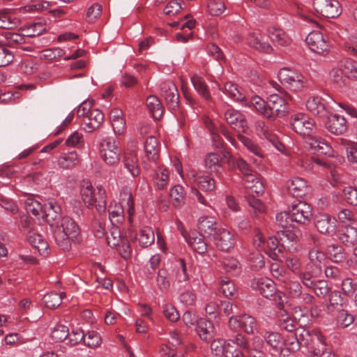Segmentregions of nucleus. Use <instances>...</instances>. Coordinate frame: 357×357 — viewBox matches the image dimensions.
I'll use <instances>...</instances> for the list:
<instances>
[{"label": "nucleus", "instance_id": "1", "mask_svg": "<svg viewBox=\"0 0 357 357\" xmlns=\"http://www.w3.org/2000/svg\"><path fill=\"white\" fill-rule=\"evenodd\" d=\"M128 213V221L132 222V217L135 214L134 201L129 189L124 188L120 192V203L111 204L108 207L109 217L114 225L124 219V212Z\"/></svg>", "mask_w": 357, "mask_h": 357}, {"label": "nucleus", "instance_id": "2", "mask_svg": "<svg viewBox=\"0 0 357 357\" xmlns=\"http://www.w3.org/2000/svg\"><path fill=\"white\" fill-rule=\"evenodd\" d=\"M54 232L56 243L63 250H68L71 247V241L77 238L79 234L78 225L70 217L64 216Z\"/></svg>", "mask_w": 357, "mask_h": 357}, {"label": "nucleus", "instance_id": "3", "mask_svg": "<svg viewBox=\"0 0 357 357\" xmlns=\"http://www.w3.org/2000/svg\"><path fill=\"white\" fill-rule=\"evenodd\" d=\"M80 195L88 208L94 207L99 213L106 211V192L102 186L94 188L91 183L84 182L81 186Z\"/></svg>", "mask_w": 357, "mask_h": 357}, {"label": "nucleus", "instance_id": "4", "mask_svg": "<svg viewBox=\"0 0 357 357\" xmlns=\"http://www.w3.org/2000/svg\"><path fill=\"white\" fill-rule=\"evenodd\" d=\"M77 114L83 117L84 129L91 132L99 128L104 119V115L98 109L93 108L91 102L84 101L79 105Z\"/></svg>", "mask_w": 357, "mask_h": 357}, {"label": "nucleus", "instance_id": "5", "mask_svg": "<svg viewBox=\"0 0 357 357\" xmlns=\"http://www.w3.org/2000/svg\"><path fill=\"white\" fill-rule=\"evenodd\" d=\"M99 152L100 158L107 165H114L119 162L121 153L119 142L113 137H105L100 142Z\"/></svg>", "mask_w": 357, "mask_h": 357}, {"label": "nucleus", "instance_id": "6", "mask_svg": "<svg viewBox=\"0 0 357 357\" xmlns=\"http://www.w3.org/2000/svg\"><path fill=\"white\" fill-rule=\"evenodd\" d=\"M280 82L291 91L297 92L303 90L307 79L298 71L290 68H282L278 72Z\"/></svg>", "mask_w": 357, "mask_h": 357}, {"label": "nucleus", "instance_id": "7", "mask_svg": "<svg viewBox=\"0 0 357 357\" xmlns=\"http://www.w3.org/2000/svg\"><path fill=\"white\" fill-rule=\"evenodd\" d=\"M289 124L295 132L306 138L316 130L314 121L303 113L292 115L289 119Z\"/></svg>", "mask_w": 357, "mask_h": 357}, {"label": "nucleus", "instance_id": "8", "mask_svg": "<svg viewBox=\"0 0 357 357\" xmlns=\"http://www.w3.org/2000/svg\"><path fill=\"white\" fill-rule=\"evenodd\" d=\"M290 98L291 96L287 93H284V98L276 93L270 95L267 100L268 114L271 115L268 119H274L275 117L284 116L289 110L287 101Z\"/></svg>", "mask_w": 357, "mask_h": 357}, {"label": "nucleus", "instance_id": "9", "mask_svg": "<svg viewBox=\"0 0 357 357\" xmlns=\"http://www.w3.org/2000/svg\"><path fill=\"white\" fill-rule=\"evenodd\" d=\"M229 327L234 331H243L252 335L257 328L256 319L248 314L232 316L229 319Z\"/></svg>", "mask_w": 357, "mask_h": 357}, {"label": "nucleus", "instance_id": "10", "mask_svg": "<svg viewBox=\"0 0 357 357\" xmlns=\"http://www.w3.org/2000/svg\"><path fill=\"white\" fill-rule=\"evenodd\" d=\"M137 142L135 139H130L124 151L123 164L130 174L135 177L139 174L137 157Z\"/></svg>", "mask_w": 357, "mask_h": 357}, {"label": "nucleus", "instance_id": "11", "mask_svg": "<svg viewBox=\"0 0 357 357\" xmlns=\"http://www.w3.org/2000/svg\"><path fill=\"white\" fill-rule=\"evenodd\" d=\"M312 6L316 13L327 18H335L342 13L337 0H313Z\"/></svg>", "mask_w": 357, "mask_h": 357}, {"label": "nucleus", "instance_id": "12", "mask_svg": "<svg viewBox=\"0 0 357 357\" xmlns=\"http://www.w3.org/2000/svg\"><path fill=\"white\" fill-rule=\"evenodd\" d=\"M305 42L309 48L317 54L324 55L329 52V42L320 31H314L310 32L307 36Z\"/></svg>", "mask_w": 357, "mask_h": 357}, {"label": "nucleus", "instance_id": "13", "mask_svg": "<svg viewBox=\"0 0 357 357\" xmlns=\"http://www.w3.org/2000/svg\"><path fill=\"white\" fill-rule=\"evenodd\" d=\"M289 211L296 224L305 225L310 222L312 215V208L305 202L298 201L293 204Z\"/></svg>", "mask_w": 357, "mask_h": 357}, {"label": "nucleus", "instance_id": "14", "mask_svg": "<svg viewBox=\"0 0 357 357\" xmlns=\"http://www.w3.org/2000/svg\"><path fill=\"white\" fill-rule=\"evenodd\" d=\"M314 225L317 230L321 234L330 236L336 234L337 220L328 214H317L314 218Z\"/></svg>", "mask_w": 357, "mask_h": 357}, {"label": "nucleus", "instance_id": "15", "mask_svg": "<svg viewBox=\"0 0 357 357\" xmlns=\"http://www.w3.org/2000/svg\"><path fill=\"white\" fill-rule=\"evenodd\" d=\"M225 119L231 128L238 133L247 132L249 130L248 123L244 116L237 110L228 109L225 112Z\"/></svg>", "mask_w": 357, "mask_h": 357}, {"label": "nucleus", "instance_id": "16", "mask_svg": "<svg viewBox=\"0 0 357 357\" xmlns=\"http://www.w3.org/2000/svg\"><path fill=\"white\" fill-rule=\"evenodd\" d=\"M160 94L165 98L167 105L172 109L178 107L179 95L176 85L171 81L160 84Z\"/></svg>", "mask_w": 357, "mask_h": 357}, {"label": "nucleus", "instance_id": "17", "mask_svg": "<svg viewBox=\"0 0 357 357\" xmlns=\"http://www.w3.org/2000/svg\"><path fill=\"white\" fill-rule=\"evenodd\" d=\"M275 219L278 226L284 229L282 231V234H285L289 239L294 241L298 238L299 231H296L293 234L291 233V229L295 228L296 222L291 218L290 211L277 213Z\"/></svg>", "mask_w": 357, "mask_h": 357}, {"label": "nucleus", "instance_id": "18", "mask_svg": "<svg viewBox=\"0 0 357 357\" xmlns=\"http://www.w3.org/2000/svg\"><path fill=\"white\" fill-rule=\"evenodd\" d=\"M306 108L311 114L320 119L328 117L330 113L326 101L319 96L310 97L306 101Z\"/></svg>", "mask_w": 357, "mask_h": 357}, {"label": "nucleus", "instance_id": "19", "mask_svg": "<svg viewBox=\"0 0 357 357\" xmlns=\"http://www.w3.org/2000/svg\"><path fill=\"white\" fill-rule=\"evenodd\" d=\"M251 287L266 298L273 296L277 289L275 282L268 278L253 279Z\"/></svg>", "mask_w": 357, "mask_h": 357}, {"label": "nucleus", "instance_id": "20", "mask_svg": "<svg viewBox=\"0 0 357 357\" xmlns=\"http://www.w3.org/2000/svg\"><path fill=\"white\" fill-rule=\"evenodd\" d=\"M216 246L223 251H228L235 244L234 235L227 229L219 228L213 237Z\"/></svg>", "mask_w": 357, "mask_h": 357}, {"label": "nucleus", "instance_id": "21", "mask_svg": "<svg viewBox=\"0 0 357 357\" xmlns=\"http://www.w3.org/2000/svg\"><path fill=\"white\" fill-rule=\"evenodd\" d=\"M305 143L314 153L331 155L332 153V147L326 140L312 134L306 138Z\"/></svg>", "mask_w": 357, "mask_h": 357}, {"label": "nucleus", "instance_id": "22", "mask_svg": "<svg viewBox=\"0 0 357 357\" xmlns=\"http://www.w3.org/2000/svg\"><path fill=\"white\" fill-rule=\"evenodd\" d=\"M61 206L56 202L51 200L45 204L43 214L42 215L43 216L45 215L46 221L52 227L59 224L62 218L61 217Z\"/></svg>", "mask_w": 357, "mask_h": 357}, {"label": "nucleus", "instance_id": "23", "mask_svg": "<svg viewBox=\"0 0 357 357\" xmlns=\"http://www.w3.org/2000/svg\"><path fill=\"white\" fill-rule=\"evenodd\" d=\"M325 122V128L332 134L335 135H342L347 129L346 119L340 115L334 114L328 116Z\"/></svg>", "mask_w": 357, "mask_h": 357}, {"label": "nucleus", "instance_id": "24", "mask_svg": "<svg viewBox=\"0 0 357 357\" xmlns=\"http://www.w3.org/2000/svg\"><path fill=\"white\" fill-rule=\"evenodd\" d=\"M308 259L309 262L305 265L307 268H313L314 272H321L326 261L324 252L317 248H313L308 252Z\"/></svg>", "mask_w": 357, "mask_h": 357}, {"label": "nucleus", "instance_id": "25", "mask_svg": "<svg viewBox=\"0 0 357 357\" xmlns=\"http://www.w3.org/2000/svg\"><path fill=\"white\" fill-rule=\"evenodd\" d=\"M287 187L289 192L296 197H302L310 192L307 181L301 177L293 178Z\"/></svg>", "mask_w": 357, "mask_h": 357}, {"label": "nucleus", "instance_id": "26", "mask_svg": "<svg viewBox=\"0 0 357 357\" xmlns=\"http://www.w3.org/2000/svg\"><path fill=\"white\" fill-rule=\"evenodd\" d=\"M172 271L176 278V284L179 287H185L188 283L189 276L186 272V265L183 259H178L175 261Z\"/></svg>", "mask_w": 357, "mask_h": 357}, {"label": "nucleus", "instance_id": "27", "mask_svg": "<svg viewBox=\"0 0 357 357\" xmlns=\"http://www.w3.org/2000/svg\"><path fill=\"white\" fill-rule=\"evenodd\" d=\"M188 176L194 182L197 183L198 187L205 192H211L215 186V180L208 176L199 175L195 171H191Z\"/></svg>", "mask_w": 357, "mask_h": 357}, {"label": "nucleus", "instance_id": "28", "mask_svg": "<svg viewBox=\"0 0 357 357\" xmlns=\"http://www.w3.org/2000/svg\"><path fill=\"white\" fill-rule=\"evenodd\" d=\"M220 90L229 98L237 102H246L245 96L243 90L239 89L238 85L232 82H227L222 88L219 86Z\"/></svg>", "mask_w": 357, "mask_h": 357}, {"label": "nucleus", "instance_id": "29", "mask_svg": "<svg viewBox=\"0 0 357 357\" xmlns=\"http://www.w3.org/2000/svg\"><path fill=\"white\" fill-rule=\"evenodd\" d=\"M198 228L201 232L213 237L219 229L214 218L208 216L201 217L199 219Z\"/></svg>", "mask_w": 357, "mask_h": 357}, {"label": "nucleus", "instance_id": "30", "mask_svg": "<svg viewBox=\"0 0 357 357\" xmlns=\"http://www.w3.org/2000/svg\"><path fill=\"white\" fill-rule=\"evenodd\" d=\"M248 44L258 51L269 53L272 50L271 46L266 42L263 41L259 33H250L247 37Z\"/></svg>", "mask_w": 357, "mask_h": 357}, {"label": "nucleus", "instance_id": "31", "mask_svg": "<svg viewBox=\"0 0 357 357\" xmlns=\"http://www.w3.org/2000/svg\"><path fill=\"white\" fill-rule=\"evenodd\" d=\"M188 244L197 253L203 255L207 251V244L202 235L197 232H192L185 240Z\"/></svg>", "mask_w": 357, "mask_h": 357}, {"label": "nucleus", "instance_id": "32", "mask_svg": "<svg viewBox=\"0 0 357 357\" xmlns=\"http://www.w3.org/2000/svg\"><path fill=\"white\" fill-rule=\"evenodd\" d=\"M336 144L345 149L349 162L357 164V143L344 138H340L337 139Z\"/></svg>", "mask_w": 357, "mask_h": 357}, {"label": "nucleus", "instance_id": "33", "mask_svg": "<svg viewBox=\"0 0 357 357\" xmlns=\"http://www.w3.org/2000/svg\"><path fill=\"white\" fill-rule=\"evenodd\" d=\"M144 151L148 160L156 162L159 158L158 140L155 137H147L144 143Z\"/></svg>", "mask_w": 357, "mask_h": 357}, {"label": "nucleus", "instance_id": "34", "mask_svg": "<svg viewBox=\"0 0 357 357\" xmlns=\"http://www.w3.org/2000/svg\"><path fill=\"white\" fill-rule=\"evenodd\" d=\"M200 338L204 341H208L213 337V326L212 322L205 319H199L195 328Z\"/></svg>", "mask_w": 357, "mask_h": 357}, {"label": "nucleus", "instance_id": "35", "mask_svg": "<svg viewBox=\"0 0 357 357\" xmlns=\"http://www.w3.org/2000/svg\"><path fill=\"white\" fill-rule=\"evenodd\" d=\"M263 338L267 345H268L275 352L279 353V351L283 346V339L279 333L265 331L263 334Z\"/></svg>", "mask_w": 357, "mask_h": 357}, {"label": "nucleus", "instance_id": "36", "mask_svg": "<svg viewBox=\"0 0 357 357\" xmlns=\"http://www.w3.org/2000/svg\"><path fill=\"white\" fill-rule=\"evenodd\" d=\"M79 162V159L76 151H70L62 155L58 159L59 166L63 169H72Z\"/></svg>", "mask_w": 357, "mask_h": 357}, {"label": "nucleus", "instance_id": "37", "mask_svg": "<svg viewBox=\"0 0 357 357\" xmlns=\"http://www.w3.org/2000/svg\"><path fill=\"white\" fill-rule=\"evenodd\" d=\"M243 185L245 188L250 189L256 194H261L264 192L262 183L257 178L252 172L245 175L243 178Z\"/></svg>", "mask_w": 357, "mask_h": 357}, {"label": "nucleus", "instance_id": "38", "mask_svg": "<svg viewBox=\"0 0 357 357\" xmlns=\"http://www.w3.org/2000/svg\"><path fill=\"white\" fill-rule=\"evenodd\" d=\"M232 341H227L223 339H216L211 343V349L213 355L217 357H225L226 352L229 351V347L231 346Z\"/></svg>", "mask_w": 357, "mask_h": 357}, {"label": "nucleus", "instance_id": "39", "mask_svg": "<svg viewBox=\"0 0 357 357\" xmlns=\"http://www.w3.org/2000/svg\"><path fill=\"white\" fill-rule=\"evenodd\" d=\"M191 82L195 89L204 99L206 100H210L211 99L208 86L206 85L203 77L197 75H194L191 77Z\"/></svg>", "mask_w": 357, "mask_h": 357}, {"label": "nucleus", "instance_id": "40", "mask_svg": "<svg viewBox=\"0 0 357 357\" xmlns=\"http://www.w3.org/2000/svg\"><path fill=\"white\" fill-rule=\"evenodd\" d=\"M3 36L6 39L4 45H6L12 47H17L26 43L29 40V36L15 32L6 31L3 33Z\"/></svg>", "mask_w": 357, "mask_h": 357}, {"label": "nucleus", "instance_id": "41", "mask_svg": "<svg viewBox=\"0 0 357 357\" xmlns=\"http://www.w3.org/2000/svg\"><path fill=\"white\" fill-rule=\"evenodd\" d=\"M27 238L29 243L36 248L40 255L47 253L48 243L40 234L29 232Z\"/></svg>", "mask_w": 357, "mask_h": 357}, {"label": "nucleus", "instance_id": "42", "mask_svg": "<svg viewBox=\"0 0 357 357\" xmlns=\"http://www.w3.org/2000/svg\"><path fill=\"white\" fill-rule=\"evenodd\" d=\"M268 33L270 39L279 45L287 46L290 43V38L282 29L272 27L268 30Z\"/></svg>", "mask_w": 357, "mask_h": 357}, {"label": "nucleus", "instance_id": "43", "mask_svg": "<svg viewBox=\"0 0 357 357\" xmlns=\"http://www.w3.org/2000/svg\"><path fill=\"white\" fill-rule=\"evenodd\" d=\"M340 239L347 246L354 245L357 243V229L350 225L346 226Z\"/></svg>", "mask_w": 357, "mask_h": 357}, {"label": "nucleus", "instance_id": "44", "mask_svg": "<svg viewBox=\"0 0 357 357\" xmlns=\"http://www.w3.org/2000/svg\"><path fill=\"white\" fill-rule=\"evenodd\" d=\"M146 105L154 119H158L162 116L163 108L156 96H149L146 99Z\"/></svg>", "mask_w": 357, "mask_h": 357}, {"label": "nucleus", "instance_id": "45", "mask_svg": "<svg viewBox=\"0 0 357 357\" xmlns=\"http://www.w3.org/2000/svg\"><path fill=\"white\" fill-rule=\"evenodd\" d=\"M205 166L211 172L220 174L222 168L220 155L216 153H208L205 159Z\"/></svg>", "mask_w": 357, "mask_h": 357}, {"label": "nucleus", "instance_id": "46", "mask_svg": "<svg viewBox=\"0 0 357 357\" xmlns=\"http://www.w3.org/2000/svg\"><path fill=\"white\" fill-rule=\"evenodd\" d=\"M172 204L175 208H180L185 202V190L183 186L176 185L170 190Z\"/></svg>", "mask_w": 357, "mask_h": 357}, {"label": "nucleus", "instance_id": "47", "mask_svg": "<svg viewBox=\"0 0 357 357\" xmlns=\"http://www.w3.org/2000/svg\"><path fill=\"white\" fill-rule=\"evenodd\" d=\"M330 76L331 80L340 87L345 86L348 84V79L341 65L333 68Z\"/></svg>", "mask_w": 357, "mask_h": 357}, {"label": "nucleus", "instance_id": "48", "mask_svg": "<svg viewBox=\"0 0 357 357\" xmlns=\"http://www.w3.org/2000/svg\"><path fill=\"white\" fill-rule=\"evenodd\" d=\"M320 273L321 272H314L313 268H307V266H305V271L303 272L301 271L298 274L299 278L303 285L311 289V287H313V285L316 282L314 278L318 276Z\"/></svg>", "mask_w": 357, "mask_h": 357}, {"label": "nucleus", "instance_id": "49", "mask_svg": "<svg viewBox=\"0 0 357 357\" xmlns=\"http://www.w3.org/2000/svg\"><path fill=\"white\" fill-rule=\"evenodd\" d=\"M220 266L224 271L231 273L233 275H236L240 272L239 263L233 257L224 258L220 261Z\"/></svg>", "mask_w": 357, "mask_h": 357}, {"label": "nucleus", "instance_id": "50", "mask_svg": "<svg viewBox=\"0 0 357 357\" xmlns=\"http://www.w3.org/2000/svg\"><path fill=\"white\" fill-rule=\"evenodd\" d=\"M24 206L28 213H31L36 217L43 214L41 204L33 197H28L25 200Z\"/></svg>", "mask_w": 357, "mask_h": 357}, {"label": "nucleus", "instance_id": "51", "mask_svg": "<svg viewBox=\"0 0 357 357\" xmlns=\"http://www.w3.org/2000/svg\"><path fill=\"white\" fill-rule=\"evenodd\" d=\"M248 104L247 101L245 102ZM249 105L253 107L258 112L263 114L266 118H270L271 115L268 114V109L267 102H265L262 98L259 96L253 97L248 102Z\"/></svg>", "mask_w": 357, "mask_h": 357}, {"label": "nucleus", "instance_id": "52", "mask_svg": "<svg viewBox=\"0 0 357 357\" xmlns=\"http://www.w3.org/2000/svg\"><path fill=\"white\" fill-rule=\"evenodd\" d=\"M155 235L153 229L149 227H144L140 230L139 242L143 247H149L153 243Z\"/></svg>", "mask_w": 357, "mask_h": 357}, {"label": "nucleus", "instance_id": "53", "mask_svg": "<svg viewBox=\"0 0 357 357\" xmlns=\"http://www.w3.org/2000/svg\"><path fill=\"white\" fill-rule=\"evenodd\" d=\"M332 261L335 263L342 261L345 259L344 248L338 245H330L326 250Z\"/></svg>", "mask_w": 357, "mask_h": 357}, {"label": "nucleus", "instance_id": "54", "mask_svg": "<svg viewBox=\"0 0 357 357\" xmlns=\"http://www.w3.org/2000/svg\"><path fill=\"white\" fill-rule=\"evenodd\" d=\"M229 162L234 169L239 170L243 176L252 172L250 165L241 158L229 157Z\"/></svg>", "mask_w": 357, "mask_h": 357}, {"label": "nucleus", "instance_id": "55", "mask_svg": "<svg viewBox=\"0 0 357 357\" xmlns=\"http://www.w3.org/2000/svg\"><path fill=\"white\" fill-rule=\"evenodd\" d=\"M17 22L10 13V10L3 9L0 10V28L10 29L15 27Z\"/></svg>", "mask_w": 357, "mask_h": 357}, {"label": "nucleus", "instance_id": "56", "mask_svg": "<svg viewBox=\"0 0 357 357\" xmlns=\"http://www.w3.org/2000/svg\"><path fill=\"white\" fill-rule=\"evenodd\" d=\"M156 283L160 291H167L170 287V279L169 278V273L165 269H160L158 272Z\"/></svg>", "mask_w": 357, "mask_h": 357}, {"label": "nucleus", "instance_id": "57", "mask_svg": "<svg viewBox=\"0 0 357 357\" xmlns=\"http://www.w3.org/2000/svg\"><path fill=\"white\" fill-rule=\"evenodd\" d=\"M52 338L56 342H62L67 340L69 335V330L67 326L59 324L52 331Z\"/></svg>", "mask_w": 357, "mask_h": 357}, {"label": "nucleus", "instance_id": "58", "mask_svg": "<svg viewBox=\"0 0 357 357\" xmlns=\"http://www.w3.org/2000/svg\"><path fill=\"white\" fill-rule=\"evenodd\" d=\"M347 79H357V61L349 59L341 64Z\"/></svg>", "mask_w": 357, "mask_h": 357}, {"label": "nucleus", "instance_id": "59", "mask_svg": "<svg viewBox=\"0 0 357 357\" xmlns=\"http://www.w3.org/2000/svg\"><path fill=\"white\" fill-rule=\"evenodd\" d=\"M354 321V318L348 311L340 310L337 316V324L342 328H347Z\"/></svg>", "mask_w": 357, "mask_h": 357}, {"label": "nucleus", "instance_id": "60", "mask_svg": "<svg viewBox=\"0 0 357 357\" xmlns=\"http://www.w3.org/2000/svg\"><path fill=\"white\" fill-rule=\"evenodd\" d=\"M102 342L100 334L94 331H89L84 334V342L89 347H96L100 344Z\"/></svg>", "mask_w": 357, "mask_h": 357}, {"label": "nucleus", "instance_id": "61", "mask_svg": "<svg viewBox=\"0 0 357 357\" xmlns=\"http://www.w3.org/2000/svg\"><path fill=\"white\" fill-rule=\"evenodd\" d=\"M123 240L121 237L119 228L114 225L110 229L109 234L107 235L108 245L112 248L117 247Z\"/></svg>", "mask_w": 357, "mask_h": 357}, {"label": "nucleus", "instance_id": "62", "mask_svg": "<svg viewBox=\"0 0 357 357\" xmlns=\"http://www.w3.org/2000/svg\"><path fill=\"white\" fill-rule=\"evenodd\" d=\"M284 288L291 298L300 297L302 293V287L298 281H289L285 283Z\"/></svg>", "mask_w": 357, "mask_h": 357}, {"label": "nucleus", "instance_id": "63", "mask_svg": "<svg viewBox=\"0 0 357 357\" xmlns=\"http://www.w3.org/2000/svg\"><path fill=\"white\" fill-rule=\"evenodd\" d=\"M208 9L211 15L218 16L225 11V6L222 0H209Z\"/></svg>", "mask_w": 357, "mask_h": 357}, {"label": "nucleus", "instance_id": "64", "mask_svg": "<svg viewBox=\"0 0 357 357\" xmlns=\"http://www.w3.org/2000/svg\"><path fill=\"white\" fill-rule=\"evenodd\" d=\"M286 266L294 273L298 274L301 271L302 262L298 257H287L284 259Z\"/></svg>", "mask_w": 357, "mask_h": 357}]
</instances>
